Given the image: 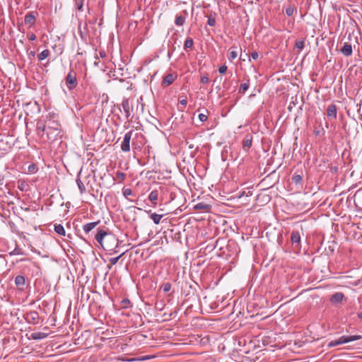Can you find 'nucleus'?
Returning a JSON list of instances; mask_svg holds the SVG:
<instances>
[{
    "instance_id": "42",
    "label": "nucleus",
    "mask_w": 362,
    "mask_h": 362,
    "mask_svg": "<svg viewBox=\"0 0 362 362\" xmlns=\"http://www.w3.org/2000/svg\"><path fill=\"white\" fill-rule=\"evenodd\" d=\"M339 345H341L340 341H339V339L332 340V341H329V344H328V346L329 347H334V346H339Z\"/></svg>"
},
{
    "instance_id": "48",
    "label": "nucleus",
    "mask_w": 362,
    "mask_h": 362,
    "mask_svg": "<svg viewBox=\"0 0 362 362\" xmlns=\"http://www.w3.org/2000/svg\"><path fill=\"white\" fill-rule=\"evenodd\" d=\"M207 24L210 26H214L216 24V20L213 17H209L208 18Z\"/></svg>"
},
{
    "instance_id": "53",
    "label": "nucleus",
    "mask_w": 362,
    "mask_h": 362,
    "mask_svg": "<svg viewBox=\"0 0 362 362\" xmlns=\"http://www.w3.org/2000/svg\"><path fill=\"white\" fill-rule=\"evenodd\" d=\"M28 39H29L30 40H31V41H33V40H35L36 39V36H35V34L31 33V34L29 35Z\"/></svg>"
},
{
    "instance_id": "22",
    "label": "nucleus",
    "mask_w": 362,
    "mask_h": 362,
    "mask_svg": "<svg viewBox=\"0 0 362 362\" xmlns=\"http://www.w3.org/2000/svg\"><path fill=\"white\" fill-rule=\"evenodd\" d=\"M99 223V221L96 222H90L88 223L85 224L83 226V229L85 233H88L90 231H91L95 227L97 226V225Z\"/></svg>"
},
{
    "instance_id": "64",
    "label": "nucleus",
    "mask_w": 362,
    "mask_h": 362,
    "mask_svg": "<svg viewBox=\"0 0 362 362\" xmlns=\"http://www.w3.org/2000/svg\"><path fill=\"white\" fill-rule=\"evenodd\" d=\"M25 260V259H21L20 261L22 262V261H24Z\"/></svg>"
},
{
    "instance_id": "51",
    "label": "nucleus",
    "mask_w": 362,
    "mask_h": 362,
    "mask_svg": "<svg viewBox=\"0 0 362 362\" xmlns=\"http://www.w3.org/2000/svg\"><path fill=\"white\" fill-rule=\"evenodd\" d=\"M251 58L254 60H257L259 57V54L256 51H254L251 53V55H250Z\"/></svg>"
},
{
    "instance_id": "3",
    "label": "nucleus",
    "mask_w": 362,
    "mask_h": 362,
    "mask_svg": "<svg viewBox=\"0 0 362 362\" xmlns=\"http://www.w3.org/2000/svg\"><path fill=\"white\" fill-rule=\"evenodd\" d=\"M26 322L30 325H37L40 322V316L37 311L27 312L23 315Z\"/></svg>"
},
{
    "instance_id": "5",
    "label": "nucleus",
    "mask_w": 362,
    "mask_h": 362,
    "mask_svg": "<svg viewBox=\"0 0 362 362\" xmlns=\"http://www.w3.org/2000/svg\"><path fill=\"white\" fill-rule=\"evenodd\" d=\"M47 126L42 121H38L36 126V134L43 141H47L46 139Z\"/></svg>"
},
{
    "instance_id": "63",
    "label": "nucleus",
    "mask_w": 362,
    "mask_h": 362,
    "mask_svg": "<svg viewBox=\"0 0 362 362\" xmlns=\"http://www.w3.org/2000/svg\"><path fill=\"white\" fill-rule=\"evenodd\" d=\"M67 237H68L69 238H71V235H70V234H68V235H67Z\"/></svg>"
},
{
    "instance_id": "7",
    "label": "nucleus",
    "mask_w": 362,
    "mask_h": 362,
    "mask_svg": "<svg viewBox=\"0 0 362 362\" xmlns=\"http://www.w3.org/2000/svg\"><path fill=\"white\" fill-rule=\"evenodd\" d=\"M15 285L17 287L18 290L21 291H24L25 285H26V281L25 278L23 275H18L15 278Z\"/></svg>"
},
{
    "instance_id": "15",
    "label": "nucleus",
    "mask_w": 362,
    "mask_h": 362,
    "mask_svg": "<svg viewBox=\"0 0 362 362\" xmlns=\"http://www.w3.org/2000/svg\"><path fill=\"white\" fill-rule=\"evenodd\" d=\"M344 298V296L341 292H337L333 294L330 298V301L332 304H337L341 303Z\"/></svg>"
},
{
    "instance_id": "9",
    "label": "nucleus",
    "mask_w": 362,
    "mask_h": 362,
    "mask_svg": "<svg viewBox=\"0 0 362 362\" xmlns=\"http://www.w3.org/2000/svg\"><path fill=\"white\" fill-rule=\"evenodd\" d=\"M362 339L361 335H351V336H341L338 339L341 344H344L348 342L359 340Z\"/></svg>"
},
{
    "instance_id": "52",
    "label": "nucleus",
    "mask_w": 362,
    "mask_h": 362,
    "mask_svg": "<svg viewBox=\"0 0 362 362\" xmlns=\"http://www.w3.org/2000/svg\"><path fill=\"white\" fill-rule=\"evenodd\" d=\"M117 176L118 178L124 179L125 177V174L122 172H117Z\"/></svg>"
},
{
    "instance_id": "26",
    "label": "nucleus",
    "mask_w": 362,
    "mask_h": 362,
    "mask_svg": "<svg viewBox=\"0 0 362 362\" xmlns=\"http://www.w3.org/2000/svg\"><path fill=\"white\" fill-rule=\"evenodd\" d=\"M124 252H122L119 256L117 257H112L109 259L110 261V265H108V268L109 269L111 268L112 265H115L117 263V262L119 261V259L124 255Z\"/></svg>"
},
{
    "instance_id": "58",
    "label": "nucleus",
    "mask_w": 362,
    "mask_h": 362,
    "mask_svg": "<svg viewBox=\"0 0 362 362\" xmlns=\"http://www.w3.org/2000/svg\"><path fill=\"white\" fill-rule=\"evenodd\" d=\"M30 54H31L32 56H34V55H35V52L32 51V52H30Z\"/></svg>"
},
{
    "instance_id": "38",
    "label": "nucleus",
    "mask_w": 362,
    "mask_h": 362,
    "mask_svg": "<svg viewBox=\"0 0 362 362\" xmlns=\"http://www.w3.org/2000/svg\"><path fill=\"white\" fill-rule=\"evenodd\" d=\"M47 127H56L57 129H60V125L59 124L56 122V121H52V120H49L48 123L47 124H45Z\"/></svg>"
},
{
    "instance_id": "28",
    "label": "nucleus",
    "mask_w": 362,
    "mask_h": 362,
    "mask_svg": "<svg viewBox=\"0 0 362 362\" xmlns=\"http://www.w3.org/2000/svg\"><path fill=\"white\" fill-rule=\"evenodd\" d=\"M49 55V51L48 49H45L42 52H41L37 55V58L39 61H42L45 59H46Z\"/></svg>"
},
{
    "instance_id": "10",
    "label": "nucleus",
    "mask_w": 362,
    "mask_h": 362,
    "mask_svg": "<svg viewBox=\"0 0 362 362\" xmlns=\"http://www.w3.org/2000/svg\"><path fill=\"white\" fill-rule=\"evenodd\" d=\"M35 13L34 12H29L25 16L24 23L29 27H32L35 23Z\"/></svg>"
},
{
    "instance_id": "44",
    "label": "nucleus",
    "mask_w": 362,
    "mask_h": 362,
    "mask_svg": "<svg viewBox=\"0 0 362 362\" xmlns=\"http://www.w3.org/2000/svg\"><path fill=\"white\" fill-rule=\"evenodd\" d=\"M248 88L249 81H247L240 84L239 90H247Z\"/></svg>"
},
{
    "instance_id": "21",
    "label": "nucleus",
    "mask_w": 362,
    "mask_h": 362,
    "mask_svg": "<svg viewBox=\"0 0 362 362\" xmlns=\"http://www.w3.org/2000/svg\"><path fill=\"white\" fill-rule=\"evenodd\" d=\"M210 208H211V206L204 202H199L194 206V209L199 210V211H209L210 209Z\"/></svg>"
},
{
    "instance_id": "6",
    "label": "nucleus",
    "mask_w": 362,
    "mask_h": 362,
    "mask_svg": "<svg viewBox=\"0 0 362 362\" xmlns=\"http://www.w3.org/2000/svg\"><path fill=\"white\" fill-rule=\"evenodd\" d=\"M132 134L133 131H129L124 134L121 144V149L123 152H129L130 151V141Z\"/></svg>"
},
{
    "instance_id": "19",
    "label": "nucleus",
    "mask_w": 362,
    "mask_h": 362,
    "mask_svg": "<svg viewBox=\"0 0 362 362\" xmlns=\"http://www.w3.org/2000/svg\"><path fill=\"white\" fill-rule=\"evenodd\" d=\"M146 213L150 214V218L152 219L155 224H158L160 222L161 218L163 217V214H158L156 213H151V211H146Z\"/></svg>"
},
{
    "instance_id": "37",
    "label": "nucleus",
    "mask_w": 362,
    "mask_h": 362,
    "mask_svg": "<svg viewBox=\"0 0 362 362\" xmlns=\"http://www.w3.org/2000/svg\"><path fill=\"white\" fill-rule=\"evenodd\" d=\"M175 23L177 25H182L185 23V18L182 16H178L176 17Z\"/></svg>"
},
{
    "instance_id": "45",
    "label": "nucleus",
    "mask_w": 362,
    "mask_h": 362,
    "mask_svg": "<svg viewBox=\"0 0 362 362\" xmlns=\"http://www.w3.org/2000/svg\"><path fill=\"white\" fill-rule=\"evenodd\" d=\"M291 104H293V105H296L298 104V95H296L295 98L293 96L291 97V101L290 105L288 106V109L291 108Z\"/></svg>"
},
{
    "instance_id": "46",
    "label": "nucleus",
    "mask_w": 362,
    "mask_h": 362,
    "mask_svg": "<svg viewBox=\"0 0 362 362\" xmlns=\"http://www.w3.org/2000/svg\"><path fill=\"white\" fill-rule=\"evenodd\" d=\"M132 194V191L129 188H126L123 189V195L126 198L130 196Z\"/></svg>"
},
{
    "instance_id": "47",
    "label": "nucleus",
    "mask_w": 362,
    "mask_h": 362,
    "mask_svg": "<svg viewBox=\"0 0 362 362\" xmlns=\"http://www.w3.org/2000/svg\"><path fill=\"white\" fill-rule=\"evenodd\" d=\"M198 117L199 119V120L202 122H206L208 119V117L206 115L204 114V113H200L199 115H198Z\"/></svg>"
},
{
    "instance_id": "11",
    "label": "nucleus",
    "mask_w": 362,
    "mask_h": 362,
    "mask_svg": "<svg viewBox=\"0 0 362 362\" xmlns=\"http://www.w3.org/2000/svg\"><path fill=\"white\" fill-rule=\"evenodd\" d=\"M122 107L125 112L127 119H128L131 115V110L132 109L129 98H124L122 103Z\"/></svg>"
},
{
    "instance_id": "55",
    "label": "nucleus",
    "mask_w": 362,
    "mask_h": 362,
    "mask_svg": "<svg viewBox=\"0 0 362 362\" xmlns=\"http://www.w3.org/2000/svg\"><path fill=\"white\" fill-rule=\"evenodd\" d=\"M82 8H83V3L81 2V4L78 5V9L82 10Z\"/></svg>"
},
{
    "instance_id": "39",
    "label": "nucleus",
    "mask_w": 362,
    "mask_h": 362,
    "mask_svg": "<svg viewBox=\"0 0 362 362\" xmlns=\"http://www.w3.org/2000/svg\"><path fill=\"white\" fill-rule=\"evenodd\" d=\"M155 308L156 310L161 311L164 309L165 304L162 301L156 302L155 304Z\"/></svg>"
},
{
    "instance_id": "59",
    "label": "nucleus",
    "mask_w": 362,
    "mask_h": 362,
    "mask_svg": "<svg viewBox=\"0 0 362 362\" xmlns=\"http://www.w3.org/2000/svg\"><path fill=\"white\" fill-rule=\"evenodd\" d=\"M105 96L106 98H107V95L105 93H103V97Z\"/></svg>"
},
{
    "instance_id": "16",
    "label": "nucleus",
    "mask_w": 362,
    "mask_h": 362,
    "mask_svg": "<svg viewBox=\"0 0 362 362\" xmlns=\"http://www.w3.org/2000/svg\"><path fill=\"white\" fill-rule=\"evenodd\" d=\"M341 52L345 57L351 56L353 52L351 45L347 42L344 43L343 47L341 48Z\"/></svg>"
},
{
    "instance_id": "32",
    "label": "nucleus",
    "mask_w": 362,
    "mask_h": 362,
    "mask_svg": "<svg viewBox=\"0 0 362 362\" xmlns=\"http://www.w3.org/2000/svg\"><path fill=\"white\" fill-rule=\"evenodd\" d=\"M238 57V53L236 51H234V50H231V49H230L229 50V52H228V59L232 62L233 60H234L235 59H236Z\"/></svg>"
},
{
    "instance_id": "8",
    "label": "nucleus",
    "mask_w": 362,
    "mask_h": 362,
    "mask_svg": "<svg viewBox=\"0 0 362 362\" xmlns=\"http://www.w3.org/2000/svg\"><path fill=\"white\" fill-rule=\"evenodd\" d=\"M108 235H110V233L106 232L103 229L98 228V232L95 236V239L100 245H102V244L105 242Z\"/></svg>"
},
{
    "instance_id": "23",
    "label": "nucleus",
    "mask_w": 362,
    "mask_h": 362,
    "mask_svg": "<svg viewBox=\"0 0 362 362\" xmlns=\"http://www.w3.org/2000/svg\"><path fill=\"white\" fill-rule=\"evenodd\" d=\"M48 334L45 332H33L31 334V338L34 340H41L45 339Z\"/></svg>"
},
{
    "instance_id": "35",
    "label": "nucleus",
    "mask_w": 362,
    "mask_h": 362,
    "mask_svg": "<svg viewBox=\"0 0 362 362\" xmlns=\"http://www.w3.org/2000/svg\"><path fill=\"white\" fill-rule=\"evenodd\" d=\"M131 302L128 298H124L120 302L122 308H127L130 306Z\"/></svg>"
},
{
    "instance_id": "13",
    "label": "nucleus",
    "mask_w": 362,
    "mask_h": 362,
    "mask_svg": "<svg viewBox=\"0 0 362 362\" xmlns=\"http://www.w3.org/2000/svg\"><path fill=\"white\" fill-rule=\"evenodd\" d=\"M354 204L356 207L362 209V188L356 192L354 194Z\"/></svg>"
},
{
    "instance_id": "34",
    "label": "nucleus",
    "mask_w": 362,
    "mask_h": 362,
    "mask_svg": "<svg viewBox=\"0 0 362 362\" xmlns=\"http://www.w3.org/2000/svg\"><path fill=\"white\" fill-rule=\"evenodd\" d=\"M302 176L300 175H294L293 177H292V181L293 182H294L296 185H299L302 182Z\"/></svg>"
},
{
    "instance_id": "54",
    "label": "nucleus",
    "mask_w": 362,
    "mask_h": 362,
    "mask_svg": "<svg viewBox=\"0 0 362 362\" xmlns=\"http://www.w3.org/2000/svg\"><path fill=\"white\" fill-rule=\"evenodd\" d=\"M201 81H202V82L203 83H207V82H208L209 78H208L207 77H203V78H202V80H201Z\"/></svg>"
},
{
    "instance_id": "24",
    "label": "nucleus",
    "mask_w": 362,
    "mask_h": 362,
    "mask_svg": "<svg viewBox=\"0 0 362 362\" xmlns=\"http://www.w3.org/2000/svg\"><path fill=\"white\" fill-rule=\"evenodd\" d=\"M81 171L77 175L76 183L79 189L80 193L83 194L86 192V187L80 179Z\"/></svg>"
},
{
    "instance_id": "25",
    "label": "nucleus",
    "mask_w": 362,
    "mask_h": 362,
    "mask_svg": "<svg viewBox=\"0 0 362 362\" xmlns=\"http://www.w3.org/2000/svg\"><path fill=\"white\" fill-rule=\"evenodd\" d=\"M54 231L60 235L65 236L66 235V231L64 228V226L61 224H55L54 226Z\"/></svg>"
},
{
    "instance_id": "18",
    "label": "nucleus",
    "mask_w": 362,
    "mask_h": 362,
    "mask_svg": "<svg viewBox=\"0 0 362 362\" xmlns=\"http://www.w3.org/2000/svg\"><path fill=\"white\" fill-rule=\"evenodd\" d=\"M252 136L250 134H247L243 142V148L245 150H248L252 146Z\"/></svg>"
},
{
    "instance_id": "17",
    "label": "nucleus",
    "mask_w": 362,
    "mask_h": 362,
    "mask_svg": "<svg viewBox=\"0 0 362 362\" xmlns=\"http://www.w3.org/2000/svg\"><path fill=\"white\" fill-rule=\"evenodd\" d=\"M175 79V76L172 74H169L166 75L162 81V85L163 88H165L167 86H169L173 83Z\"/></svg>"
},
{
    "instance_id": "50",
    "label": "nucleus",
    "mask_w": 362,
    "mask_h": 362,
    "mask_svg": "<svg viewBox=\"0 0 362 362\" xmlns=\"http://www.w3.org/2000/svg\"><path fill=\"white\" fill-rule=\"evenodd\" d=\"M227 71V66L226 65H223L219 67L218 72L221 74H225Z\"/></svg>"
},
{
    "instance_id": "41",
    "label": "nucleus",
    "mask_w": 362,
    "mask_h": 362,
    "mask_svg": "<svg viewBox=\"0 0 362 362\" xmlns=\"http://www.w3.org/2000/svg\"><path fill=\"white\" fill-rule=\"evenodd\" d=\"M295 11V8L293 6H288L286 9V13L288 16H291Z\"/></svg>"
},
{
    "instance_id": "43",
    "label": "nucleus",
    "mask_w": 362,
    "mask_h": 362,
    "mask_svg": "<svg viewBox=\"0 0 362 362\" xmlns=\"http://www.w3.org/2000/svg\"><path fill=\"white\" fill-rule=\"evenodd\" d=\"M295 46L299 49H303L305 46V42L303 40H298L296 42Z\"/></svg>"
},
{
    "instance_id": "33",
    "label": "nucleus",
    "mask_w": 362,
    "mask_h": 362,
    "mask_svg": "<svg viewBox=\"0 0 362 362\" xmlns=\"http://www.w3.org/2000/svg\"><path fill=\"white\" fill-rule=\"evenodd\" d=\"M251 195H252V192L250 190H248V191L243 190V191H241V192H240L238 193V197L239 199H241V198H243L244 197H250Z\"/></svg>"
},
{
    "instance_id": "61",
    "label": "nucleus",
    "mask_w": 362,
    "mask_h": 362,
    "mask_svg": "<svg viewBox=\"0 0 362 362\" xmlns=\"http://www.w3.org/2000/svg\"><path fill=\"white\" fill-rule=\"evenodd\" d=\"M178 110H180V111H182V112H183V111H184V109H182V108H179V107H178Z\"/></svg>"
},
{
    "instance_id": "20",
    "label": "nucleus",
    "mask_w": 362,
    "mask_h": 362,
    "mask_svg": "<svg viewBox=\"0 0 362 362\" xmlns=\"http://www.w3.org/2000/svg\"><path fill=\"white\" fill-rule=\"evenodd\" d=\"M158 198V191L157 189H153L151 192V193L148 195V200L152 203L153 206L156 205V201Z\"/></svg>"
},
{
    "instance_id": "31",
    "label": "nucleus",
    "mask_w": 362,
    "mask_h": 362,
    "mask_svg": "<svg viewBox=\"0 0 362 362\" xmlns=\"http://www.w3.org/2000/svg\"><path fill=\"white\" fill-rule=\"evenodd\" d=\"M193 44H194L193 40L190 37H187L185 41L184 48L185 49L192 48L193 46Z\"/></svg>"
},
{
    "instance_id": "40",
    "label": "nucleus",
    "mask_w": 362,
    "mask_h": 362,
    "mask_svg": "<svg viewBox=\"0 0 362 362\" xmlns=\"http://www.w3.org/2000/svg\"><path fill=\"white\" fill-rule=\"evenodd\" d=\"M28 172L30 173H35L37 172V168L35 164H30L29 166H28Z\"/></svg>"
},
{
    "instance_id": "60",
    "label": "nucleus",
    "mask_w": 362,
    "mask_h": 362,
    "mask_svg": "<svg viewBox=\"0 0 362 362\" xmlns=\"http://www.w3.org/2000/svg\"><path fill=\"white\" fill-rule=\"evenodd\" d=\"M255 94H251L249 95L250 98L252 97V96H255Z\"/></svg>"
},
{
    "instance_id": "29",
    "label": "nucleus",
    "mask_w": 362,
    "mask_h": 362,
    "mask_svg": "<svg viewBox=\"0 0 362 362\" xmlns=\"http://www.w3.org/2000/svg\"><path fill=\"white\" fill-rule=\"evenodd\" d=\"M8 255H9L10 256H13V255H23V250H22L21 247H19L16 245L15 249H14L13 251L10 252L8 253Z\"/></svg>"
},
{
    "instance_id": "2",
    "label": "nucleus",
    "mask_w": 362,
    "mask_h": 362,
    "mask_svg": "<svg viewBox=\"0 0 362 362\" xmlns=\"http://www.w3.org/2000/svg\"><path fill=\"white\" fill-rule=\"evenodd\" d=\"M61 129L56 127H47L46 139L47 142H54L62 138Z\"/></svg>"
},
{
    "instance_id": "57",
    "label": "nucleus",
    "mask_w": 362,
    "mask_h": 362,
    "mask_svg": "<svg viewBox=\"0 0 362 362\" xmlns=\"http://www.w3.org/2000/svg\"><path fill=\"white\" fill-rule=\"evenodd\" d=\"M358 317L360 318V319H362V311L360 312L359 313H358Z\"/></svg>"
},
{
    "instance_id": "30",
    "label": "nucleus",
    "mask_w": 362,
    "mask_h": 362,
    "mask_svg": "<svg viewBox=\"0 0 362 362\" xmlns=\"http://www.w3.org/2000/svg\"><path fill=\"white\" fill-rule=\"evenodd\" d=\"M313 134L316 136H323L325 134V129H323L322 127L319 126L318 127L315 129V130L313 131Z\"/></svg>"
},
{
    "instance_id": "14",
    "label": "nucleus",
    "mask_w": 362,
    "mask_h": 362,
    "mask_svg": "<svg viewBox=\"0 0 362 362\" xmlns=\"http://www.w3.org/2000/svg\"><path fill=\"white\" fill-rule=\"evenodd\" d=\"M327 114L329 117H332L336 119L337 115V108L334 104H331L328 105L327 109Z\"/></svg>"
},
{
    "instance_id": "1",
    "label": "nucleus",
    "mask_w": 362,
    "mask_h": 362,
    "mask_svg": "<svg viewBox=\"0 0 362 362\" xmlns=\"http://www.w3.org/2000/svg\"><path fill=\"white\" fill-rule=\"evenodd\" d=\"M101 247L110 255L116 254L118 252L117 247H119V240L115 235L110 233V235L107 236V238L102 244Z\"/></svg>"
},
{
    "instance_id": "49",
    "label": "nucleus",
    "mask_w": 362,
    "mask_h": 362,
    "mask_svg": "<svg viewBox=\"0 0 362 362\" xmlns=\"http://www.w3.org/2000/svg\"><path fill=\"white\" fill-rule=\"evenodd\" d=\"M187 103V97H182L180 100H179V104L183 107H185Z\"/></svg>"
},
{
    "instance_id": "4",
    "label": "nucleus",
    "mask_w": 362,
    "mask_h": 362,
    "mask_svg": "<svg viewBox=\"0 0 362 362\" xmlns=\"http://www.w3.org/2000/svg\"><path fill=\"white\" fill-rule=\"evenodd\" d=\"M66 84L69 90L75 88L78 84L76 74L74 71H70L66 77Z\"/></svg>"
},
{
    "instance_id": "36",
    "label": "nucleus",
    "mask_w": 362,
    "mask_h": 362,
    "mask_svg": "<svg viewBox=\"0 0 362 362\" xmlns=\"http://www.w3.org/2000/svg\"><path fill=\"white\" fill-rule=\"evenodd\" d=\"M171 287H172V285L169 282H165V283L163 284V285L161 286V288H163V291L165 293L170 291L171 289Z\"/></svg>"
},
{
    "instance_id": "27",
    "label": "nucleus",
    "mask_w": 362,
    "mask_h": 362,
    "mask_svg": "<svg viewBox=\"0 0 362 362\" xmlns=\"http://www.w3.org/2000/svg\"><path fill=\"white\" fill-rule=\"evenodd\" d=\"M358 98H362V95H360ZM354 103H356L357 112L359 114V119L362 120V114L361 113V109L362 105V98L359 100L358 103L356 102V99H354Z\"/></svg>"
},
{
    "instance_id": "56",
    "label": "nucleus",
    "mask_w": 362,
    "mask_h": 362,
    "mask_svg": "<svg viewBox=\"0 0 362 362\" xmlns=\"http://www.w3.org/2000/svg\"><path fill=\"white\" fill-rule=\"evenodd\" d=\"M303 99H304V95L302 94V95L300 96V100H301V102H302V103H302V105L305 103V102H304V100H303Z\"/></svg>"
},
{
    "instance_id": "62",
    "label": "nucleus",
    "mask_w": 362,
    "mask_h": 362,
    "mask_svg": "<svg viewBox=\"0 0 362 362\" xmlns=\"http://www.w3.org/2000/svg\"><path fill=\"white\" fill-rule=\"evenodd\" d=\"M18 188H19L21 191H23V187H21L20 186H18Z\"/></svg>"
},
{
    "instance_id": "12",
    "label": "nucleus",
    "mask_w": 362,
    "mask_h": 362,
    "mask_svg": "<svg viewBox=\"0 0 362 362\" xmlns=\"http://www.w3.org/2000/svg\"><path fill=\"white\" fill-rule=\"evenodd\" d=\"M300 234L298 230H293L291 235V241L296 247L299 246L300 243Z\"/></svg>"
}]
</instances>
